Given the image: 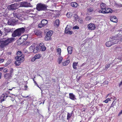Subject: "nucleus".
<instances>
[{
  "label": "nucleus",
  "instance_id": "1",
  "mask_svg": "<svg viewBox=\"0 0 122 122\" xmlns=\"http://www.w3.org/2000/svg\"><path fill=\"white\" fill-rule=\"evenodd\" d=\"M15 39L13 38H4L0 40V47L2 48L10 43H11L13 41H14Z\"/></svg>",
  "mask_w": 122,
  "mask_h": 122
},
{
  "label": "nucleus",
  "instance_id": "2",
  "mask_svg": "<svg viewBox=\"0 0 122 122\" xmlns=\"http://www.w3.org/2000/svg\"><path fill=\"white\" fill-rule=\"evenodd\" d=\"M17 56L16 57V66H19L24 60V56L22 54V52L20 51H18L17 53Z\"/></svg>",
  "mask_w": 122,
  "mask_h": 122
},
{
  "label": "nucleus",
  "instance_id": "3",
  "mask_svg": "<svg viewBox=\"0 0 122 122\" xmlns=\"http://www.w3.org/2000/svg\"><path fill=\"white\" fill-rule=\"evenodd\" d=\"M47 6L41 3H38L36 5V9L38 11L44 10L46 9Z\"/></svg>",
  "mask_w": 122,
  "mask_h": 122
},
{
  "label": "nucleus",
  "instance_id": "4",
  "mask_svg": "<svg viewBox=\"0 0 122 122\" xmlns=\"http://www.w3.org/2000/svg\"><path fill=\"white\" fill-rule=\"evenodd\" d=\"M25 31V29L23 28H20L16 30V37L19 36L21 34L24 33Z\"/></svg>",
  "mask_w": 122,
  "mask_h": 122
},
{
  "label": "nucleus",
  "instance_id": "5",
  "mask_svg": "<svg viewBox=\"0 0 122 122\" xmlns=\"http://www.w3.org/2000/svg\"><path fill=\"white\" fill-rule=\"evenodd\" d=\"M19 5H20V7H31L32 6L30 3L25 1H23L20 3H19Z\"/></svg>",
  "mask_w": 122,
  "mask_h": 122
},
{
  "label": "nucleus",
  "instance_id": "6",
  "mask_svg": "<svg viewBox=\"0 0 122 122\" xmlns=\"http://www.w3.org/2000/svg\"><path fill=\"white\" fill-rule=\"evenodd\" d=\"M120 36H121V37H119V38L118 39H117V38L114 39L113 37H112V38H111L112 45L117 43L119 41L121 40L122 36L121 35H120Z\"/></svg>",
  "mask_w": 122,
  "mask_h": 122
},
{
  "label": "nucleus",
  "instance_id": "7",
  "mask_svg": "<svg viewBox=\"0 0 122 122\" xmlns=\"http://www.w3.org/2000/svg\"><path fill=\"white\" fill-rule=\"evenodd\" d=\"M103 10V11L101 12V13L103 14L110 13L112 11L111 9L107 8H105Z\"/></svg>",
  "mask_w": 122,
  "mask_h": 122
},
{
  "label": "nucleus",
  "instance_id": "8",
  "mask_svg": "<svg viewBox=\"0 0 122 122\" xmlns=\"http://www.w3.org/2000/svg\"><path fill=\"white\" fill-rule=\"evenodd\" d=\"M70 27L69 25H67L65 30V33H66L69 34L70 35H72V32L70 30Z\"/></svg>",
  "mask_w": 122,
  "mask_h": 122
},
{
  "label": "nucleus",
  "instance_id": "9",
  "mask_svg": "<svg viewBox=\"0 0 122 122\" xmlns=\"http://www.w3.org/2000/svg\"><path fill=\"white\" fill-rule=\"evenodd\" d=\"M39 47V50L42 51H44L46 49V47L44 46V44L43 43H40L39 46H38Z\"/></svg>",
  "mask_w": 122,
  "mask_h": 122
},
{
  "label": "nucleus",
  "instance_id": "10",
  "mask_svg": "<svg viewBox=\"0 0 122 122\" xmlns=\"http://www.w3.org/2000/svg\"><path fill=\"white\" fill-rule=\"evenodd\" d=\"M89 30H94L95 29L96 26L95 25L92 23L89 24L87 26Z\"/></svg>",
  "mask_w": 122,
  "mask_h": 122
},
{
  "label": "nucleus",
  "instance_id": "11",
  "mask_svg": "<svg viewBox=\"0 0 122 122\" xmlns=\"http://www.w3.org/2000/svg\"><path fill=\"white\" fill-rule=\"evenodd\" d=\"M22 15L20 14H18L16 16V23H20L18 22L19 20L21 21L22 18Z\"/></svg>",
  "mask_w": 122,
  "mask_h": 122
},
{
  "label": "nucleus",
  "instance_id": "12",
  "mask_svg": "<svg viewBox=\"0 0 122 122\" xmlns=\"http://www.w3.org/2000/svg\"><path fill=\"white\" fill-rule=\"evenodd\" d=\"M12 77V74L11 73H6L4 76V78L7 80L11 78Z\"/></svg>",
  "mask_w": 122,
  "mask_h": 122
},
{
  "label": "nucleus",
  "instance_id": "13",
  "mask_svg": "<svg viewBox=\"0 0 122 122\" xmlns=\"http://www.w3.org/2000/svg\"><path fill=\"white\" fill-rule=\"evenodd\" d=\"M106 5L105 3H102L100 5V7L101 9V10H99L98 11V12L100 13H101V12L103 11V9H105L106 7Z\"/></svg>",
  "mask_w": 122,
  "mask_h": 122
},
{
  "label": "nucleus",
  "instance_id": "14",
  "mask_svg": "<svg viewBox=\"0 0 122 122\" xmlns=\"http://www.w3.org/2000/svg\"><path fill=\"white\" fill-rule=\"evenodd\" d=\"M7 8L9 10H13L15 9V4H11L8 5L7 7Z\"/></svg>",
  "mask_w": 122,
  "mask_h": 122
},
{
  "label": "nucleus",
  "instance_id": "15",
  "mask_svg": "<svg viewBox=\"0 0 122 122\" xmlns=\"http://www.w3.org/2000/svg\"><path fill=\"white\" fill-rule=\"evenodd\" d=\"M110 20L114 22H117V19L116 17L114 16H112L110 17Z\"/></svg>",
  "mask_w": 122,
  "mask_h": 122
},
{
  "label": "nucleus",
  "instance_id": "16",
  "mask_svg": "<svg viewBox=\"0 0 122 122\" xmlns=\"http://www.w3.org/2000/svg\"><path fill=\"white\" fill-rule=\"evenodd\" d=\"M73 50V47L71 46H69L67 48V50L69 54H71Z\"/></svg>",
  "mask_w": 122,
  "mask_h": 122
},
{
  "label": "nucleus",
  "instance_id": "17",
  "mask_svg": "<svg viewBox=\"0 0 122 122\" xmlns=\"http://www.w3.org/2000/svg\"><path fill=\"white\" fill-rule=\"evenodd\" d=\"M110 40L107 42L106 43V45L107 47H109L112 45V42L111 39H110Z\"/></svg>",
  "mask_w": 122,
  "mask_h": 122
},
{
  "label": "nucleus",
  "instance_id": "18",
  "mask_svg": "<svg viewBox=\"0 0 122 122\" xmlns=\"http://www.w3.org/2000/svg\"><path fill=\"white\" fill-rule=\"evenodd\" d=\"M69 96L71 100H75L76 99L75 97V96L72 93H70Z\"/></svg>",
  "mask_w": 122,
  "mask_h": 122
},
{
  "label": "nucleus",
  "instance_id": "19",
  "mask_svg": "<svg viewBox=\"0 0 122 122\" xmlns=\"http://www.w3.org/2000/svg\"><path fill=\"white\" fill-rule=\"evenodd\" d=\"M28 36L27 35H24L22 36L21 37V38L24 41H26L28 37Z\"/></svg>",
  "mask_w": 122,
  "mask_h": 122
},
{
  "label": "nucleus",
  "instance_id": "20",
  "mask_svg": "<svg viewBox=\"0 0 122 122\" xmlns=\"http://www.w3.org/2000/svg\"><path fill=\"white\" fill-rule=\"evenodd\" d=\"M24 42V41L22 40L20 37L17 41V44L18 45H20Z\"/></svg>",
  "mask_w": 122,
  "mask_h": 122
},
{
  "label": "nucleus",
  "instance_id": "21",
  "mask_svg": "<svg viewBox=\"0 0 122 122\" xmlns=\"http://www.w3.org/2000/svg\"><path fill=\"white\" fill-rule=\"evenodd\" d=\"M71 5L73 7H76L78 6V5L76 2H73L71 3Z\"/></svg>",
  "mask_w": 122,
  "mask_h": 122
},
{
  "label": "nucleus",
  "instance_id": "22",
  "mask_svg": "<svg viewBox=\"0 0 122 122\" xmlns=\"http://www.w3.org/2000/svg\"><path fill=\"white\" fill-rule=\"evenodd\" d=\"M33 52L34 53H36L40 51L39 47L37 46L35 47L33 50Z\"/></svg>",
  "mask_w": 122,
  "mask_h": 122
},
{
  "label": "nucleus",
  "instance_id": "23",
  "mask_svg": "<svg viewBox=\"0 0 122 122\" xmlns=\"http://www.w3.org/2000/svg\"><path fill=\"white\" fill-rule=\"evenodd\" d=\"M7 97V95H6L3 94L1 95L0 98L2 100L4 101Z\"/></svg>",
  "mask_w": 122,
  "mask_h": 122
},
{
  "label": "nucleus",
  "instance_id": "24",
  "mask_svg": "<svg viewBox=\"0 0 122 122\" xmlns=\"http://www.w3.org/2000/svg\"><path fill=\"white\" fill-rule=\"evenodd\" d=\"M36 35L38 36H40L41 34V32L37 30H36L34 31Z\"/></svg>",
  "mask_w": 122,
  "mask_h": 122
},
{
  "label": "nucleus",
  "instance_id": "25",
  "mask_svg": "<svg viewBox=\"0 0 122 122\" xmlns=\"http://www.w3.org/2000/svg\"><path fill=\"white\" fill-rule=\"evenodd\" d=\"M67 17L68 18H71L72 16V13L70 12L67 13L66 14Z\"/></svg>",
  "mask_w": 122,
  "mask_h": 122
},
{
  "label": "nucleus",
  "instance_id": "26",
  "mask_svg": "<svg viewBox=\"0 0 122 122\" xmlns=\"http://www.w3.org/2000/svg\"><path fill=\"white\" fill-rule=\"evenodd\" d=\"M41 23H42V24H43L45 26L47 23L48 21L46 20H43L41 21Z\"/></svg>",
  "mask_w": 122,
  "mask_h": 122
},
{
  "label": "nucleus",
  "instance_id": "27",
  "mask_svg": "<svg viewBox=\"0 0 122 122\" xmlns=\"http://www.w3.org/2000/svg\"><path fill=\"white\" fill-rule=\"evenodd\" d=\"M63 59L62 57L60 56L59 57L58 59V62L59 64H60L62 62Z\"/></svg>",
  "mask_w": 122,
  "mask_h": 122
},
{
  "label": "nucleus",
  "instance_id": "28",
  "mask_svg": "<svg viewBox=\"0 0 122 122\" xmlns=\"http://www.w3.org/2000/svg\"><path fill=\"white\" fill-rule=\"evenodd\" d=\"M34 57L36 60L39 59L41 57V55L39 54H37L35 55Z\"/></svg>",
  "mask_w": 122,
  "mask_h": 122
},
{
  "label": "nucleus",
  "instance_id": "29",
  "mask_svg": "<svg viewBox=\"0 0 122 122\" xmlns=\"http://www.w3.org/2000/svg\"><path fill=\"white\" fill-rule=\"evenodd\" d=\"M51 36L47 35H46L45 38V39L46 41H48L50 40L51 39Z\"/></svg>",
  "mask_w": 122,
  "mask_h": 122
},
{
  "label": "nucleus",
  "instance_id": "30",
  "mask_svg": "<svg viewBox=\"0 0 122 122\" xmlns=\"http://www.w3.org/2000/svg\"><path fill=\"white\" fill-rule=\"evenodd\" d=\"M70 61L69 60H67L65 61L63 63V65L64 66H66L69 63Z\"/></svg>",
  "mask_w": 122,
  "mask_h": 122
},
{
  "label": "nucleus",
  "instance_id": "31",
  "mask_svg": "<svg viewBox=\"0 0 122 122\" xmlns=\"http://www.w3.org/2000/svg\"><path fill=\"white\" fill-rule=\"evenodd\" d=\"M11 61L10 60H8L7 62L5 63L4 65V66H6L11 63Z\"/></svg>",
  "mask_w": 122,
  "mask_h": 122
},
{
  "label": "nucleus",
  "instance_id": "32",
  "mask_svg": "<svg viewBox=\"0 0 122 122\" xmlns=\"http://www.w3.org/2000/svg\"><path fill=\"white\" fill-rule=\"evenodd\" d=\"M72 114L68 113L67 114V119L69 120L72 116Z\"/></svg>",
  "mask_w": 122,
  "mask_h": 122
},
{
  "label": "nucleus",
  "instance_id": "33",
  "mask_svg": "<svg viewBox=\"0 0 122 122\" xmlns=\"http://www.w3.org/2000/svg\"><path fill=\"white\" fill-rule=\"evenodd\" d=\"M53 32L52 31H50L47 33L46 35L51 37V36L52 35Z\"/></svg>",
  "mask_w": 122,
  "mask_h": 122
},
{
  "label": "nucleus",
  "instance_id": "34",
  "mask_svg": "<svg viewBox=\"0 0 122 122\" xmlns=\"http://www.w3.org/2000/svg\"><path fill=\"white\" fill-rule=\"evenodd\" d=\"M57 51L58 53V55H60L61 54V48H59L57 49Z\"/></svg>",
  "mask_w": 122,
  "mask_h": 122
},
{
  "label": "nucleus",
  "instance_id": "35",
  "mask_svg": "<svg viewBox=\"0 0 122 122\" xmlns=\"http://www.w3.org/2000/svg\"><path fill=\"white\" fill-rule=\"evenodd\" d=\"M77 62H74L73 63V67L74 69H76V66L77 65Z\"/></svg>",
  "mask_w": 122,
  "mask_h": 122
},
{
  "label": "nucleus",
  "instance_id": "36",
  "mask_svg": "<svg viewBox=\"0 0 122 122\" xmlns=\"http://www.w3.org/2000/svg\"><path fill=\"white\" fill-rule=\"evenodd\" d=\"M34 45H32L31 46H30V48H29V49L31 51H32L33 49H34Z\"/></svg>",
  "mask_w": 122,
  "mask_h": 122
},
{
  "label": "nucleus",
  "instance_id": "37",
  "mask_svg": "<svg viewBox=\"0 0 122 122\" xmlns=\"http://www.w3.org/2000/svg\"><path fill=\"white\" fill-rule=\"evenodd\" d=\"M8 23L9 25H13L14 24V22H11V21L10 20H8Z\"/></svg>",
  "mask_w": 122,
  "mask_h": 122
},
{
  "label": "nucleus",
  "instance_id": "38",
  "mask_svg": "<svg viewBox=\"0 0 122 122\" xmlns=\"http://www.w3.org/2000/svg\"><path fill=\"white\" fill-rule=\"evenodd\" d=\"M59 20L57 19L55 21V24L57 26H58L59 25Z\"/></svg>",
  "mask_w": 122,
  "mask_h": 122
},
{
  "label": "nucleus",
  "instance_id": "39",
  "mask_svg": "<svg viewBox=\"0 0 122 122\" xmlns=\"http://www.w3.org/2000/svg\"><path fill=\"white\" fill-rule=\"evenodd\" d=\"M30 15H29V16L31 17H32L33 18V19H34V17H35V16L36 15V14H31V13H30Z\"/></svg>",
  "mask_w": 122,
  "mask_h": 122
},
{
  "label": "nucleus",
  "instance_id": "40",
  "mask_svg": "<svg viewBox=\"0 0 122 122\" xmlns=\"http://www.w3.org/2000/svg\"><path fill=\"white\" fill-rule=\"evenodd\" d=\"M45 26V25L43 24H42V23L38 25V26L39 27L41 28L42 27Z\"/></svg>",
  "mask_w": 122,
  "mask_h": 122
},
{
  "label": "nucleus",
  "instance_id": "41",
  "mask_svg": "<svg viewBox=\"0 0 122 122\" xmlns=\"http://www.w3.org/2000/svg\"><path fill=\"white\" fill-rule=\"evenodd\" d=\"M45 26V25L43 24H42V23L38 25V26L39 27L41 28L42 27Z\"/></svg>",
  "mask_w": 122,
  "mask_h": 122
},
{
  "label": "nucleus",
  "instance_id": "42",
  "mask_svg": "<svg viewBox=\"0 0 122 122\" xmlns=\"http://www.w3.org/2000/svg\"><path fill=\"white\" fill-rule=\"evenodd\" d=\"M111 100L109 98H107L106 100H105L104 101H103V102H104L106 103H107L109 101H110Z\"/></svg>",
  "mask_w": 122,
  "mask_h": 122
},
{
  "label": "nucleus",
  "instance_id": "43",
  "mask_svg": "<svg viewBox=\"0 0 122 122\" xmlns=\"http://www.w3.org/2000/svg\"><path fill=\"white\" fill-rule=\"evenodd\" d=\"M116 102V101L115 100H114V101L113 102L112 104L110 106L111 107H113L115 105V103Z\"/></svg>",
  "mask_w": 122,
  "mask_h": 122
},
{
  "label": "nucleus",
  "instance_id": "44",
  "mask_svg": "<svg viewBox=\"0 0 122 122\" xmlns=\"http://www.w3.org/2000/svg\"><path fill=\"white\" fill-rule=\"evenodd\" d=\"M10 97L12 98L11 100L13 102L15 99V95L12 94Z\"/></svg>",
  "mask_w": 122,
  "mask_h": 122
},
{
  "label": "nucleus",
  "instance_id": "45",
  "mask_svg": "<svg viewBox=\"0 0 122 122\" xmlns=\"http://www.w3.org/2000/svg\"><path fill=\"white\" fill-rule=\"evenodd\" d=\"M91 18V17L90 16H88L86 17V18L85 19L86 21H89L90 20Z\"/></svg>",
  "mask_w": 122,
  "mask_h": 122
},
{
  "label": "nucleus",
  "instance_id": "46",
  "mask_svg": "<svg viewBox=\"0 0 122 122\" xmlns=\"http://www.w3.org/2000/svg\"><path fill=\"white\" fill-rule=\"evenodd\" d=\"M93 10V9L92 8H89L88 9L87 11L88 12H91Z\"/></svg>",
  "mask_w": 122,
  "mask_h": 122
},
{
  "label": "nucleus",
  "instance_id": "47",
  "mask_svg": "<svg viewBox=\"0 0 122 122\" xmlns=\"http://www.w3.org/2000/svg\"><path fill=\"white\" fill-rule=\"evenodd\" d=\"M73 29H78L79 27L77 26H75L73 27Z\"/></svg>",
  "mask_w": 122,
  "mask_h": 122
},
{
  "label": "nucleus",
  "instance_id": "48",
  "mask_svg": "<svg viewBox=\"0 0 122 122\" xmlns=\"http://www.w3.org/2000/svg\"><path fill=\"white\" fill-rule=\"evenodd\" d=\"M111 64H109L106 66V68L108 69L110 66Z\"/></svg>",
  "mask_w": 122,
  "mask_h": 122
},
{
  "label": "nucleus",
  "instance_id": "49",
  "mask_svg": "<svg viewBox=\"0 0 122 122\" xmlns=\"http://www.w3.org/2000/svg\"><path fill=\"white\" fill-rule=\"evenodd\" d=\"M3 72L5 73H6L8 71L7 69L5 68L3 70Z\"/></svg>",
  "mask_w": 122,
  "mask_h": 122
},
{
  "label": "nucleus",
  "instance_id": "50",
  "mask_svg": "<svg viewBox=\"0 0 122 122\" xmlns=\"http://www.w3.org/2000/svg\"><path fill=\"white\" fill-rule=\"evenodd\" d=\"M36 60V58L34 56L31 59V61L32 62H34Z\"/></svg>",
  "mask_w": 122,
  "mask_h": 122
},
{
  "label": "nucleus",
  "instance_id": "51",
  "mask_svg": "<svg viewBox=\"0 0 122 122\" xmlns=\"http://www.w3.org/2000/svg\"><path fill=\"white\" fill-rule=\"evenodd\" d=\"M12 36L13 37H15V30L14 31L13 33L12 34Z\"/></svg>",
  "mask_w": 122,
  "mask_h": 122
},
{
  "label": "nucleus",
  "instance_id": "52",
  "mask_svg": "<svg viewBox=\"0 0 122 122\" xmlns=\"http://www.w3.org/2000/svg\"><path fill=\"white\" fill-rule=\"evenodd\" d=\"M35 24L33 23L32 24L30 25V27H33L35 26Z\"/></svg>",
  "mask_w": 122,
  "mask_h": 122
},
{
  "label": "nucleus",
  "instance_id": "53",
  "mask_svg": "<svg viewBox=\"0 0 122 122\" xmlns=\"http://www.w3.org/2000/svg\"><path fill=\"white\" fill-rule=\"evenodd\" d=\"M79 22L81 23L83 22V20L81 19H79Z\"/></svg>",
  "mask_w": 122,
  "mask_h": 122
},
{
  "label": "nucleus",
  "instance_id": "54",
  "mask_svg": "<svg viewBox=\"0 0 122 122\" xmlns=\"http://www.w3.org/2000/svg\"><path fill=\"white\" fill-rule=\"evenodd\" d=\"M13 69L11 68L10 69V73L11 74V73L13 72Z\"/></svg>",
  "mask_w": 122,
  "mask_h": 122
},
{
  "label": "nucleus",
  "instance_id": "55",
  "mask_svg": "<svg viewBox=\"0 0 122 122\" xmlns=\"http://www.w3.org/2000/svg\"><path fill=\"white\" fill-rule=\"evenodd\" d=\"M4 61V59H0V63H2Z\"/></svg>",
  "mask_w": 122,
  "mask_h": 122
},
{
  "label": "nucleus",
  "instance_id": "56",
  "mask_svg": "<svg viewBox=\"0 0 122 122\" xmlns=\"http://www.w3.org/2000/svg\"><path fill=\"white\" fill-rule=\"evenodd\" d=\"M122 85V80L121 81L119 84V87H120Z\"/></svg>",
  "mask_w": 122,
  "mask_h": 122
},
{
  "label": "nucleus",
  "instance_id": "57",
  "mask_svg": "<svg viewBox=\"0 0 122 122\" xmlns=\"http://www.w3.org/2000/svg\"><path fill=\"white\" fill-rule=\"evenodd\" d=\"M122 113V110L118 114V115H120Z\"/></svg>",
  "mask_w": 122,
  "mask_h": 122
},
{
  "label": "nucleus",
  "instance_id": "58",
  "mask_svg": "<svg viewBox=\"0 0 122 122\" xmlns=\"http://www.w3.org/2000/svg\"><path fill=\"white\" fill-rule=\"evenodd\" d=\"M24 53H26V52H27V50H26L25 49L24 50Z\"/></svg>",
  "mask_w": 122,
  "mask_h": 122
},
{
  "label": "nucleus",
  "instance_id": "59",
  "mask_svg": "<svg viewBox=\"0 0 122 122\" xmlns=\"http://www.w3.org/2000/svg\"><path fill=\"white\" fill-rule=\"evenodd\" d=\"M110 95H111V94H108V95H107L106 96V97H108V96Z\"/></svg>",
  "mask_w": 122,
  "mask_h": 122
},
{
  "label": "nucleus",
  "instance_id": "60",
  "mask_svg": "<svg viewBox=\"0 0 122 122\" xmlns=\"http://www.w3.org/2000/svg\"><path fill=\"white\" fill-rule=\"evenodd\" d=\"M2 34V32L1 31V30H0V36H1Z\"/></svg>",
  "mask_w": 122,
  "mask_h": 122
},
{
  "label": "nucleus",
  "instance_id": "61",
  "mask_svg": "<svg viewBox=\"0 0 122 122\" xmlns=\"http://www.w3.org/2000/svg\"><path fill=\"white\" fill-rule=\"evenodd\" d=\"M35 85H36L37 87H38V85L36 83V84H35Z\"/></svg>",
  "mask_w": 122,
  "mask_h": 122
},
{
  "label": "nucleus",
  "instance_id": "62",
  "mask_svg": "<svg viewBox=\"0 0 122 122\" xmlns=\"http://www.w3.org/2000/svg\"><path fill=\"white\" fill-rule=\"evenodd\" d=\"M1 73H0V79L1 78Z\"/></svg>",
  "mask_w": 122,
  "mask_h": 122
},
{
  "label": "nucleus",
  "instance_id": "63",
  "mask_svg": "<svg viewBox=\"0 0 122 122\" xmlns=\"http://www.w3.org/2000/svg\"><path fill=\"white\" fill-rule=\"evenodd\" d=\"M22 97H28V96H26V97H25L24 96H22Z\"/></svg>",
  "mask_w": 122,
  "mask_h": 122
},
{
  "label": "nucleus",
  "instance_id": "64",
  "mask_svg": "<svg viewBox=\"0 0 122 122\" xmlns=\"http://www.w3.org/2000/svg\"><path fill=\"white\" fill-rule=\"evenodd\" d=\"M34 82L35 83V84H36V81H35Z\"/></svg>",
  "mask_w": 122,
  "mask_h": 122
}]
</instances>
